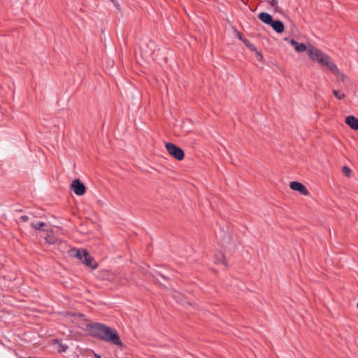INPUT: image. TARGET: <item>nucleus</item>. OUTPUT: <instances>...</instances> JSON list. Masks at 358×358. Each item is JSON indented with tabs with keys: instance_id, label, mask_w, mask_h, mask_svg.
Listing matches in <instances>:
<instances>
[{
	"instance_id": "dca6fc26",
	"label": "nucleus",
	"mask_w": 358,
	"mask_h": 358,
	"mask_svg": "<svg viewBox=\"0 0 358 358\" xmlns=\"http://www.w3.org/2000/svg\"><path fill=\"white\" fill-rule=\"evenodd\" d=\"M333 94L339 100H342L345 97V94L341 92L339 90H334Z\"/></svg>"
},
{
	"instance_id": "f3484780",
	"label": "nucleus",
	"mask_w": 358,
	"mask_h": 358,
	"mask_svg": "<svg viewBox=\"0 0 358 358\" xmlns=\"http://www.w3.org/2000/svg\"><path fill=\"white\" fill-rule=\"evenodd\" d=\"M342 171L345 176H350L351 170L348 167L345 166L342 168Z\"/></svg>"
},
{
	"instance_id": "9b49d317",
	"label": "nucleus",
	"mask_w": 358,
	"mask_h": 358,
	"mask_svg": "<svg viewBox=\"0 0 358 358\" xmlns=\"http://www.w3.org/2000/svg\"><path fill=\"white\" fill-rule=\"evenodd\" d=\"M272 28L278 34L282 33L285 29L283 23L280 20H273L270 24Z\"/></svg>"
},
{
	"instance_id": "4be33fe9",
	"label": "nucleus",
	"mask_w": 358,
	"mask_h": 358,
	"mask_svg": "<svg viewBox=\"0 0 358 358\" xmlns=\"http://www.w3.org/2000/svg\"><path fill=\"white\" fill-rule=\"evenodd\" d=\"M257 59L259 61H262L263 59V55L259 52H257Z\"/></svg>"
},
{
	"instance_id": "ddd939ff",
	"label": "nucleus",
	"mask_w": 358,
	"mask_h": 358,
	"mask_svg": "<svg viewBox=\"0 0 358 358\" xmlns=\"http://www.w3.org/2000/svg\"><path fill=\"white\" fill-rule=\"evenodd\" d=\"M53 345H54L55 349L57 350L59 352H64L68 348L67 345L63 344L62 342H60L58 340H55L53 343Z\"/></svg>"
},
{
	"instance_id": "1a4fd4ad",
	"label": "nucleus",
	"mask_w": 358,
	"mask_h": 358,
	"mask_svg": "<svg viewBox=\"0 0 358 358\" xmlns=\"http://www.w3.org/2000/svg\"><path fill=\"white\" fill-rule=\"evenodd\" d=\"M345 124H348L351 129L354 130H358V118L350 115L345 117Z\"/></svg>"
},
{
	"instance_id": "0eeeda50",
	"label": "nucleus",
	"mask_w": 358,
	"mask_h": 358,
	"mask_svg": "<svg viewBox=\"0 0 358 358\" xmlns=\"http://www.w3.org/2000/svg\"><path fill=\"white\" fill-rule=\"evenodd\" d=\"M321 66H327L334 74L340 73V71L337 68L336 65L331 60L330 57L328 55H327V57H324L323 64H322Z\"/></svg>"
},
{
	"instance_id": "6e6552de",
	"label": "nucleus",
	"mask_w": 358,
	"mask_h": 358,
	"mask_svg": "<svg viewBox=\"0 0 358 358\" xmlns=\"http://www.w3.org/2000/svg\"><path fill=\"white\" fill-rule=\"evenodd\" d=\"M321 66H327L334 74L340 73V71L337 68L336 65L331 60L330 57L328 55H327V57H324L323 64H322Z\"/></svg>"
},
{
	"instance_id": "39448f33",
	"label": "nucleus",
	"mask_w": 358,
	"mask_h": 358,
	"mask_svg": "<svg viewBox=\"0 0 358 358\" xmlns=\"http://www.w3.org/2000/svg\"><path fill=\"white\" fill-rule=\"evenodd\" d=\"M71 189L78 196H82L86 192V187L85 185L78 179H76L72 182Z\"/></svg>"
},
{
	"instance_id": "b1692460",
	"label": "nucleus",
	"mask_w": 358,
	"mask_h": 358,
	"mask_svg": "<svg viewBox=\"0 0 358 358\" xmlns=\"http://www.w3.org/2000/svg\"><path fill=\"white\" fill-rule=\"evenodd\" d=\"M95 357H96V358H101L100 355H96V354H95Z\"/></svg>"
},
{
	"instance_id": "7ed1b4c3",
	"label": "nucleus",
	"mask_w": 358,
	"mask_h": 358,
	"mask_svg": "<svg viewBox=\"0 0 358 358\" xmlns=\"http://www.w3.org/2000/svg\"><path fill=\"white\" fill-rule=\"evenodd\" d=\"M165 147L169 154L176 159L180 161L184 159L185 153L180 148L172 143H166Z\"/></svg>"
},
{
	"instance_id": "a878e982",
	"label": "nucleus",
	"mask_w": 358,
	"mask_h": 358,
	"mask_svg": "<svg viewBox=\"0 0 358 358\" xmlns=\"http://www.w3.org/2000/svg\"><path fill=\"white\" fill-rule=\"evenodd\" d=\"M357 308H358V302H357Z\"/></svg>"
},
{
	"instance_id": "412c9836",
	"label": "nucleus",
	"mask_w": 358,
	"mask_h": 358,
	"mask_svg": "<svg viewBox=\"0 0 358 358\" xmlns=\"http://www.w3.org/2000/svg\"><path fill=\"white\" fill-rule=\"evenodd\" d=\"M337 75L340 76V78H341V81H342V82H345V76L343 73H341L340 72V73H339V74H337Z\"/></svg>"
},
{
	"instance_id": "aec40b11",
	"label": "nucleus",
	"mask_w": 358,
	"mask_h": 358,
	"mask_svg": "<svg viewBox=\"0 0 358 358\" xmlns=\"http://www.w3.org/2000/svg\"><path fill=\"white\" fill-rule=\"evenodd\" d=\"M173 296L177 298V299H180V297L182 296V294L180 292H174Z\"/></svg>"
},
{
	"instance_id": "9d476101",
	"label": "nucleus",
	"mask_w": 358,
	"mask_h": 358,
	"mask_svg": "<svg viewBox=\"0 0 358 358\" xmlns=\"http://www.w3.org/2000/svg\"><path fill=\"white\" fill-rule=\"evenodd\" d=\"M289 43L298 52H302L307 50V46L304 43H299L294 39H290Z\"/></svg>"
},
{
	"instance_id": "2eb2a0df",
	"label": "nucleus",
	"mask_w": 358,
	"mask_h": 358,
	"mask_svg": "<svg viewBox=\"0 0 358 358\" xmlns=\"http://www.w3.org/2000/svg\"><path fill=\"white\" fill-rule=\"evenodd\" d=\"M45 225V222H38L36 223H31V227L36 230H43V227Z\"/></svg>"
},
{
	"instance_id": "a211bd4d",
	"label": "nucleus",
	"mask_w": 358,
	"mask_h": 358,
	"mask_svg": "<svg viewBox=\"0 0 358 358\" xmlns=\"http://www.w3.org/2000/svg\"><path fill=\"white\" fill-rule=\"evenodd\" d=\"M269 4L271 5V6H272L273 8H274V9H275V10H277V9H278V0H271V1L269 2Z\"/></svg>"
},
{
	"instance_id": "f03ea898",
	"label": "nucleus",
	"mask_w": 358,
	"mask_h": 358,
	"mask_svg": "<svg viewBox=\"0 0 358 358\" xmlns=\"http://www.w3.org/2000/svg\"><path fill=\"white\" fill-rule=\"evenodd\" d=\"M69 254L71 257L78 259L83 264L92 269H95L98 266L93 257L89 255V252L85 249L73 248L69 250Z\"/></svg>"
},
{
	"instance_id": "20e7f679",
	"label": "nucleus",
	"mask_w": 358,
	"mask_h": 358,
	"mask_svg": "<svg viewBox=\"0 0 358 358\" xmlns=\"http://www.w3.org/2000/svg\"><path fill=\"white\" fill-rule=\"evenodd\" d=\"M308 54L310 59L314 62H317L320 65L323 64L324 57L327 55L324 54L321 50L315 48V47L310 45L308 48Z\"/></svg>"
},
{
	"instance_id": "6ab92c4d",
	"label": "nucleus",
	"mask_w": 358,
	"mask_h": 358,
	"mask_svg": "<svg viewBox=\"0 0 358 358\" xmlns=\"http://www.w3.org/2000/svg\"><path fill=\"white\" fill-rule=\"evenodd\" d=\"M20 220L21 222H27L29 220V217L27 215H22L20 217Z\"/></svg>"
},
{
	"instance_id": "f257e3e1",
	"label": "nucleus",
	"mask_w": 358,
	"mask_h": 358,
	"mask_svg": "<svg viewBox=\"0 0 358 358\" xmlns=\"http://www.w3.org/2000/svg\"><path fill=\"white\" fill-rule=\"evenodd\" d=\"M88 328L94 337L119 347L123 346L119 334L115 329L101 323L89 324Z\"/></svg>"
},
{
	"instance_id": "5701e85b",
	"label": "nucleus",
	"mask_w": 358,
	"mask_h": 358,
	"mask_svg": "<svg viewBox=\"0 0 358 358\" xmlns=\"http://www.w3.org/2000/svg\"><path fill=\"white\" fill-rule=\"evenodd\" d=\"M110 1H112L113 3H115V6L119 8V4L117 3V1L116 0H110Z\"/></svg>"
},
{
	"instance_id": "4468645a",
	"label": "nucleus",
	"mask_w": 358,
	"mask_h": 358,
	"mask_svg": "<svg viewBox=\"0 0 358 358\" xmlns=\"http://www.w3.org/2000/svg\"><path fill=\"white\" fill-rule=\"evenodd\" d=\"M215 262L217 264H221L223 265H226V261H225L224 255L222 252H219L216 255Z\"/></svg>"
},
{
	"instance_id": "f8f14e48",
	"label": "nucleus",
	"mask_w": 358,
	"mask_h": 358,
	"mask_svg": "<svg viewBox=\"0 0 358 358\" xmlns=\"http://www.w3.org/2000/svg\"><path fill=\"white\" fill-rule=\"evenodd\" d=\"M259 19L266 24H269L273 22L272 16L265 12H262L258 15Z\"/></svg>"
},
{
	"instance_id": "423d86ee",
	"label": "nucleus",
	"mask_w": 358,
	"mask_h": 358,
	"mask_svg": "<svg viewBox=\"0 0 358 358\" xmlns=\"http://www.w3.org/2000/svg\"><path fill=\"white\" fill-rule=\"evenodd\" d=\"M289 187L292 189L299 192L303 195H308L309 192L308 189L302 183L296 181L291 182Z\"/></svg>"
},
{
	"instance_id": "393cba45",
	"label": "nucleus",
	"mask_w": 358,
	"mask_h": 358,
	"mask_svg": "<svg viewBox=\"0 0 358 358\" xmlns=\"http://www.w3.org/2000/svg\"><path fill=\"white\" fill-rule=\"evenodd\" d=\"M46 240H47V241H48V243H52V242L51 241L48 240V238H46Z\"/></svg>"
}]
</instances>
